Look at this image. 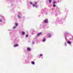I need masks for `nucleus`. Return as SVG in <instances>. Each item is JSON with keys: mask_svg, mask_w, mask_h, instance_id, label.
Returning a JSON list of instances; mask_svg holds the SVG:
<instances>
[{"mask_svg": "<svg viewBox=\"0 0 73 73\" xmlns=\"http://www.w3.org/2000/svg\"><path fill=\"white\" fill-rule=\"evenodd\" d=\"M46 40V39H45V38H44L43 40L42 41V42H44Z\"/></svg>", "mask_w": 73, "mask_h": 73, "instance_id": "nucleus-10", "label": "nucleus"}, {"mask_svg": "<svg viewBox=\"0 0 73 73\" xmlns=\"http://www.w3.org/2000/svg\"><path fill=\"white\" fill-rule=\"evenodd\" d=\"M30 4H31V5H32V2H30Z\"/></svg>", "mask_w": 73, "mask_h": 73, "instance_id": "nucleus-15", "label": "nucleus"}, {"mask_svg": "<svg viewBox=\"0 0 73 73\" xmlns=\"http://www.w3.org/2000/svg\"><path fill=\"white\" fill-rule=\"evenodd\" d=\"M0 21L1 22V21H2V20H1L0 19Z\"/></svg>", "mask_w": 73, "mask_h": 73, "instance_id": "nucleus-21", "label": "nucleus"}, {"mask_svg": "<svg viewBox=\"0 0 73 73\" xmlns=\"http://www.w3.org/2000/svg\"><path fill=\"white\" fill-rule=\"evenodd\" d=\"M42 34V33H40L38 34L37 36H40V35H41Z\"/></svg>", "mask_w": 73, "mask_h": 73, "instance_id": "nucleus-6", "label": "nucleus"}, {"mask_svg": "<svg viewBox=\"0 0 73 73\" xmlns=\"http://www.w3.org/2000/svg\"><path fill=\"white\" fill-rule=\"evenodd\" d=\"M18 18H20V17L19 15H18Z\"/></svg>", "mask_w": 73, "mask_h": 73, "instance_id": "nucleus-17", "label": "nucleus"}, {"mask_svg": "<svg viewBox=\"0 0 73 73\" xmlns=\"http://www.w3.org/2000/svg\"><path fill=\"white\" fill-rule=\"evenodd\" d=\"M49 3H51L52 2V0H49Z\"/></svg>", "mask_w": 73, "mask_h": 73, "instance_id": "nucleus-14", "label": "nucleus"}, {"mask_svg": "<svg viewBox=\"0 0 73 73\" xmlns=\"http://www.w3.org/2000/svg\"><path fill=\"white\" fill-rule=\"evenodd\" d=\"M28 35H26V37H28Z\"/></svg>", "mask_w": 73, "mask_h": 73, "instance_id": "nucleus-19", "label": "nucleus"}, {"mask_svg": "<svg viewBox=\"0 0 73 73\" xmlns=\"http://www.w3.org/2000/svg\"><path fill=\"white\" fill-rule=\"evenodd\" d=\"M53 6L54 7H56V5H53Z\"/></svg>", "mask_w": 73, "mask_h": 73, "instance_id": "nucleus-13", "label": "nucleus"}, {"mask_svg": "<svg viewBox=\"0 0 73 73\" xmlns=\"http://www.w3.org/2000/svg\"><path fill=\"white\" fill-rule=\"evenodd\" d=\"M31 63L33 65H35V63L34 62V61H32L31 62Z\"/></svg>", "mask_w": 73, "mask_h": 73, "instance_id": "nucleus-5", "label": "nucleus"}, {"mask_svg": "<svg viewBox=\"0 0 73 73\" xmlns=\"http://www.w3.org/2000/svg\"><path fill=\"white\" fill-rule=\"evenodd\" d=\"M57 2L56 1H54V2H53V4H56V3Z\"/></svg>", "mask_w": 73, "mask_h": 73, "instance_id": "nucleus-12", "label": "nucleus"}, {"mask_svg": "<svg viewBox=\"0 0 73 73\" xmlns=\"http://www.w3.org/2000/svg\"><path fill=\"white\" fill-rule=\"evenodd\" d=\"M19 45L17 44H15L14 45V47H16V46H18Z\"/></svg>", "mask_w": 73, "mask_h": 73, "instance_id": "nucleus-7", "label": "nucleus"}, {"mask_svg": "<svg viewBox=\"0 0 73 73\" xmlns=\"http://www.w3.org/2000/svg\"><path fill=\"white\" fill-rule=\"evenodd\" d=\"M17 25H18L17 23H15V26H17Z\"/></svg>", "mask_w": 73, "mask_h": 73, "instance_id": "nucleus-11", "label": "nucleus"}, {"mask_svg": "<svg viewBox=\"0 0 73 73\" xmlns=\"http://www.w3.org/2000/svg\"><path fill=\"white\" fill-rule=\"evenodd\" d=\"M22 34L23 35H24V34H25V33H24V32L22 31Z\"/></svg>", "mask_w": 73, "mask_h": 73, "instance_id": "nucleus-8", "label": "nucleus"}, {"mask_svg": "<svg viewBox=\"0 0 73 73\" xmlns=\"http://www.w3.org/2000/svg\"><path fill=\"white\" fill-rule=\"evenodd\" d=\"M47 35L48 37H51V34H48Z\"/></svg>", "mask_w": 73, "mask_h": 73, "instance_id": "nucleus-3", "label": "nucleus"}, {"mask_svg": "<svg viewBox=\"0 0 73 73\" xmlns=\"http://www.w3.org/2000/svg\"><path fill=\"white\" fill-rule=\"evenodd\" d=\"M48 19H46L44 20V22L45 23H48Z\"/></svg>", "mask_w": 73, "mask_h": 73, "instance_id": "nucleus-1", "label": "nucleus"}, {"mask_svg": "<svg viewBox=\"0 0 73 73\" xmlns=\"http://www.w3.org/2000/svg\"><path fill=\"white\" fill-rule=\"evenodd\" d=\"M15 28H16V27H13V29H15Z\"/></svg>", "mask_w": 73, "mask_h": 73, "instance_id": "nucleus-20", "label": "nucleus"}, {"mask_svg": "<svg viewBox=\"0 0 73 73\" xmlns=\"http://www.w3.org/2000/svg\"><path fill=\"white\" fill-rule=\"evenodd\" d=\"M35 7L36 8H37V5H36V6H35Z\"/></svg>", "mask_w": 73, "mask_h": 73, "instance_id": "nucleus-22", "label": "nucleus"}, {"mask_svg": "<svg viewBox=\"0 0 73 73\" xmlns=\"http://www.w3.org/2000/svg\"><path fill=\"white\" fill-rule=\"evenodd\" d=\"M67 43L69 44H71V42L70 41H67Z\"/></svg>", "mask_w": 73, "mask_h": 73, "instance_id": "nucleus-9", "label": "nucleus"}, {"mask_svg": "<svg viewBox=\"0 0 73 73\" xmlns=\"http://www.w3.org/2000/svg\"><path fill=\"white\" fill-rule=\"evenodd\" d=\"M27 49L28 51H30L31 50V49L29 48H27Z\"/></svg>", "mask_w": 73, "mask_h": 73, "instance_id": "nucleus-4", "label": "nucleus"}, {"mask_svg": "<svg viewBox=\"0 0 73 73\" xmlns=\"http://www.w3.org/2000/svg\"><path fill=\"white\" fill-rule=\"evenodd\" d=\"M37 2H35V4H33V7H35V5H37Z\"/></svg>", "mask_w": 73, "mask_h": 73, "instance_id": "nucleus-2", "label": "nucleus"}, {"mask_svg": "<svg viewBox=\"0 0 73 73\" xmlns=\"http://www.w3.org/2000/svg\"><path fill=\"white\" fill-rule=\"evenodd\" d=\"M65 46H66V43H65Z\"/></svg>", "mask_w": 73, "mask_h": 73, "instance_id": "nucleus-18", "label": "nucleus"}, {"mask_svg": "<svg viewBox=\"0 0 73 73\" xmlns=\"http://www.w3.org/2000/svg\"><path fill=\"white\" fill-rule=\"evenodd\" d=\"M32 43H33V44H34V43H35V42H33Z\"/></svg>", "mask_w": 73, "mask_h": 73, "instance_id": "nucleus-23", "label": "nucleus"}, {"mask_svg": "<svg viewBox=\"0 0 73 73\" xmlns=\"http://www.w3.org/2000/svg\"><path fill=\"white\" fill-rule=\"evenodd\" d=\"M40 56H41V57L42 56V54H40Z\"/></svg>", "mask_w": 73, "mask_h": 73, "instance_id": "nucleus-16", "label": "nucleus"}]
</instances>
